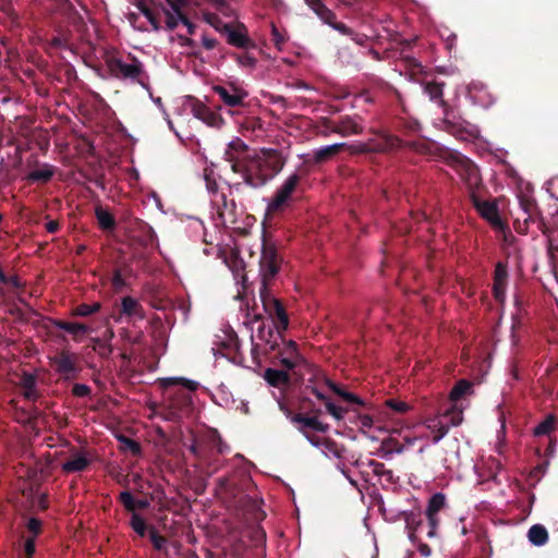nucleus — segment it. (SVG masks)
<instances>
[{
    "label": "nucleus",
    "mask_w": 558,
    "mask_h": 558,
    "mask_svg": "<svg viewBox=\"0 0 558 558\" xmlns=\"http://www.w3.org/2000/svg\"><path fill=\"white\" fill-rule=\"evenodd\" d=\"M148 506L146 500H136V508H145Z\"/></svg>",
    "instance_id": "nucleus-63"
},
{
    "label": "nucleus",
    "mask_w": 558,
    "mask_h": 558,
    "mask_svg": "<svg viewBox=\"0 0 558 558\" xmlns=\"http://www.w3.org/2000/svg\"><path fill=\"white\" fill-rule=\"evenodd\" d=\"M122 313L128 315V316H140L142 317V313H141V306L138 304V302L131 298V296H125L122 299Z\"/></svg>",
    "instance_id": "nucleus-29"
},
{
    "label": "nucleus",
    "mask_w": 558,
    "mask_h": 558,
    "mask_svg": "<svg viewBox=\"0 0 558 558\" xmlns=\"http://www.w3.org/2000/svg\"><path fill=\"white\" fill-rule=\"evenodd\" d=\"M96 216L101 228L110 229L113 227L114 220L109 211L98 208L96 210Z\"/></svg>",
    "instance_id": "nucleus-35"
},
{
    "label": "nucleus",
    "mask_w": 558,
    "mask_h": 558,
    "mask_svg": "<svg viewBox=\"0 0 558 558\" xmlns=\"http://www.w3.org/2000/svg\"><path fill=\"white\" fill-rule=\"evenodd\" d=\"M260 300L265 312L271 319L278 320V326L275 329L271 326L262 325L256 333V339L258 341L256 345H264L265 351H274L279 348L283 339L282 331L288 329L289 318L279 300L274 298L271 294H267L265 291H262Z\"/></svg>",
    "instance_id": "nucleus-1"
},
{
    "label": "nucleus",
    "mask_w": 558,
    "mask_h": 558,
    "mask_svg": "<svg viewBox=\"0 0 558 558\" xmlns=\"http://www.w3.org/2000/svg\"><path fill=\"white\" fill-rule=\"evenodd\" d=\"M556 418L554 415H548L544 421L537 424L534 428L535 436L548 435L555 427Z\"/></svg>",
    "instance_id": "nucleus-32"
},
{
    "label": "nucleus",
    "mask_w": 558,
    "mask_h": 558,
    "mask_svg": "<svg viewBox=\"0 0 558 558\" xmlns=\"http://www.w3.org/2000/svg\"><path fill=\"white\" fill-rule=\"evenodd\" d=\"M92 458L84 450H71L68 458L61 463V470L66 473H78L84 471L90 463Z\"/></svg>",
    "instance_id": "nucleus-12"
},
{
    "label": "nucleus",
    "mask_w": 558,
    "mask_h": 558,
    "mask_svg": "<svg viewBox=\"0 0 558 558\" xmlns=\"http://www.w3.org/2000/svg\"><path fill=\"white\" fill-rule=\"evenodd\" d=\"M112 284L114 288L120 289L123 286V279L121 277V274L119 271H116L112 277Z\"/></svg>",
    "instance_id": "nucleus-57"
},
{
    "label": "nucleus",
    "mask_w": 558,
    "mask_h": 558,
    "mask_svg": "<svg viewBox=\"0 0 558 558\" xmlns=\"http://www.w3.org/2000/svg\"><path fill=\"white\" fill-rule=\"evenodd\" d=\"M446 507V497L441 493L434 494L427 505L425 510L426 518L429 523V531L427 535L433 537L436 535L437 527L439 525V517L438 513Z\"/></svg>",
    "instance_id": "nucleus-10"
},
{
    "label": "nucleus",
    "mask_w": 558,
    "mask_h": 558,
    "mask_svg": "<svg viewBox=\"0 0 558 558\" xmlns=\"http://www.w3.org/2000/svg\"><path fill=\"white\" fill-rule=\"evenodd\" d=\"M527 539L534 546H544L549 539L548 531L542 524H534L527 531Z\"/></svg>",
    "instance_id": "nucleus-21"
},
{
    "label": "nucleus",
    "mask_w": 558,
    "mask_h": 558,
    "mask_svg": "<svg viewBox=\"0 0 558 558\" xmlns=\"http://www.w3.org/2000/svg\"><path fill=\"white\" fill-rule=\"evenodd\" d=\"M100 308V304L99 303H94V304H81L78 305L76 308H75V315L77 316H88L90 314H94L96 312H98Z\"/></svg>",
    "instance_id": "nucleus-40"
},
{
    "label": "nucleus",
    "mask_w": 558,
    "mask_h": 558,
    "mask_svg": "<svg viewBox=\"0 0 558 558\" xmlns=\"http://www.w3.org/2000/svg\"><path fill=\"white\" fill-rule=\"evenodd\" d=\"M213 90L220 97L225 105L229 107L241 106L248 93L240 85L229 83L228 85H215Z\"/></svg>",
    "instance_id": "nucleus-9"
},
{
    "label": "nucleus",
    "mask_w": 558,
    "mask_h": 558,
    "mask_svg": "<svg viewBox=\"0 0 558 558\" xmlns=\"http://www.w3.org/2000/svg\"><path fill=\"white\" fill-rule=\"evenodd\" d=\"M415 432L412 435L404 436V445H399L391 449L396 453L403 452L407 448L412 447L416 441H424L421 452L429 445V439L433 444L439 442L449 430V423L444 418L442 414L436 415L425 420L421 425L414 427Z\"/></svg>",
    "instance_id": "nucleus-2"
},
{
    "label": "nucleus",
    "mask_w": 558,
    "mask_h": 558,
    "mask_svg": "<svg viewBox=\"0 0 558 558\" xmlns=\"http://www.w3.org/2000/svg\"><path fill=\"white\" fill-rule=\"evenodd\" d=\"M107 65L110 73L117 77L140 80L143 72V65L137 60L125 63L120 59L110 58L107 60Z\"/></svg>",
    "instance_id": "nucleus-8"
},
{
    "label": "nucleus",
    "mask_w": 558,
    "mask_h": 558,
    "mask_svg": "<svg viewBox=\"0 0 558 558\" xmlns=\"http://www.w3.org/2000/svg\"><path fill=\"white\" fill-rule=\"evenodd\" d=\"M471 390V384L468 380H460L457 385L451 389L449 398L452 404H458L460 398L466 395Z\"/></svg>",
    "instance_id": "nucleus-28"
},
{
    "label": "nucleus",
    "mask_w": 558,
    "mask_h": 558,
    "mask_svg": "<svg viewBox=\"0 0 558 558\" xmlns=\"http://www.w3.org/2000/svg\"><path fill=\"white\" fill-rule=\"evenodd\" d=\"M421 551H422V554H423V555H425V556L429 555V548H428V546H426V545H425V546H423V547L421 548Z\"/></svg>",
    "instance_id": "nucleus-64"
},
{
    "label": "nucleus",
    "mask_w": 558,
    "mask_h": 558,
    "mask_svg": "<svg viewBox=\"0 0 558 558\" xmlns=\"http://www.w3.org/2000/svg\"><path fill=\"white\" fill-rule=\"evenodd\" d=\"M424 92L429 96L430 99H439L442 95V88L438 84H427L424 87Z\"/></svg>",
    "instance_id": "nucleus-45"
},
{
    "label": "nucleus",
    "mask_w": 558,
    "mask_h": 558,
    "mask_svg": "<svg viewBox=\"0 0 558 558\" xmlns=\"http://www.w3.org/2000/svg\"><path fill=\"white\" fill-rule=\"evenodd\" d=\"M247 155L246 144L239 137L232 140L226 149L225 157L231 163L234 172L240 171L242 160Z\"/></svg>",
    "instance_id": "nucleus-15"
},
{
    "label": "nucleus",
    "mask_w": 558,
    "mask_h": 558,
    "mask_svg": "<svg viewBox=\"0 0 558 558\" xmlns=\"http://www.w3.org/2000/svg\"><path fill=\"white\" fill-rule=\"evenodd\" d=\"M205 182L208 193L213 195L211 201L216 204H218L219 202L225 203L226 196L223 193H219V185L217 181L210 174H205Z\"/></svg>",
    "instance_id": "nucleus-27"
},
{
    "label": "nucleus",
    "mask_w": 558,
    "mask_h": 558,
    "mask_svg": "<svg viewBox=\"0 0 558 558\" xmlns=\"http://www.w3.org/2000/svg\"><path fill=\"white\" fill-rule=\"evenodd\" d=\"M520 204H521V208L523 210V217L522 218H523L524 221H527L530 218H532V211L534 209V205L529 199L521 201Z\"/></svg>",
    "instance_id": "nucleus-47"
},
{
    "label": "nucleus",
    "mask_w": 558,
    "mask_h": 558,
    "mask_svg": "<svg viewBox=\"0 0 558 558\" xmlns=\"http://www.w3.org/2000/svg\"><path fill=\"white\" fill-rule=\"evenodd\" d=\"M326 24L330 25L336 31L342 33V34H349V28L343 23H337L336 17L331 20V22H325Z\"/></svg>",
    "instance_id": "nucleus-52"
},
{
    "label": "nucleus",
    "mask_w": 558,
    "mask_h": 558,
    "mask_svg": "<svg viewBox=\"0 0 558 558\" xmlns=\"http://www.w3.org/2000/svg\"><path fill=\"white\" fill-rule=\"evenodd\" d=\"M205 20L210 24L217 32L226 34L231 24L222 22L217 15L208 14Z\"/></svg>",
    "instance_id": "nucleus-34"
},
{
    "label": "nucleus",
    "mask_w": 558,
    "mask_h": 558,
    "mask_svg": "<svg viewBox=\"0 0 558 558\" xmlns=\"http://www.w3.org/2000/svg\"><path fill=\"white\" fill-rule=\"evenodd\" d=\"M445 162L448 167L447 173L450 175L456 174L460 180L466 183L470 187L477 186L480 183V175L476 166L466 157L459 153L450 151L445 156Z\"/></svg>",
    "instance_id": "nucleus-4"
},
{
    "label": "nucleus",
    "mask_w": 558,
    "mask_h": 558,
    "mask_svg": "<svg viewBox=\"0 0 558 558\" xmlns=\"http://www.w3.org/2000/svg\"><path fill=\"white\" fill-rule=\"evenodd\" d=\"M508 271L504 263H498L495 268L494 275V296L500 303L504 304L506 300Z\"/></svg>",
    "instance_id": "nucleus-17"
},
{
    "label": "nucleus",
    "mask_w": 558,
    "mask_h": 558,
    "mask_svg": "<svg viewBox=\"0 0 558 558\" xmlns=\"http://www.w3.org/2000/svg\"><path fill=\"white\" fill-rule=\"evenodd\" d=\"M264 378L269 385L278 388H283L289 383V375L287 371L267 368L265 371Z\"/></svg>",
    "instance_id": "nucleus-22"
},
{
    "label": "nucleus",
    "mask_w": 558,
    "mask_h": 558,
    "mask_svg": "<svg viewBox=\"0 0 558 558\" xmlns=\"http://www.w3.org/2000/svg\"><path fill=\"white\" fill-rule=\"evenodd\" d=\"M328 386L330 387V389L332 391H335L337 395L342 397L344 400H347L349 402H355V403L362 404V401L356 396L339 389L333 383L328 381Z\"/></svg>",
    "instance_id": "nucleus-42"
},
{
    "label": "nucleus",
    "mask_w": 558,
    "mask_h": 558,
    "mask_svg": "<svg viewBox=\"0 0 558 558\" xmlns=\"http://www.w3.org/2000/svg\"><path fill=\"white\" fill-rule=\"evenodd\" d=\"M305 2L323 22H331L335 19V13L323 3V0H305Z\"/></svg>",
    "instance_id": "nucleus-24"
},
{
    "label": "nucleus",
    "mask_w": 558,
    "mask_h": 558,
    "mask_svg": "<svg viewBox=\"0 0 558 558\" xmlns=\"http://www.w3.org/2000/svg\"><path fill=\"white\" fill-rule=\"evenodd\" d=\"M198 120L211 128H220L223 123L221 116L218 112L213 111L210 108H207Z\"/></svg>",
    "instance_id": "nucleus-31"
},
{
    "label": "nucleus",
    "mask_w": 558,
    "mask_h": 558,
    "mask_svg": "<svg viewBox=\"0 0 558 558\" xmlns=\"http://www.w3.org/2000/svg\"><path fill=\"white\" fill-rule=\"evenodd\" d=\"M150 539L154 547L158 550L162 549L163 545L166 544V539L162 536L157 535L154 530L150 532Z\"/></svg>",
    "instance_id": "nucleus-49"
},
{
    "label": "nucleus",
    "mask_w": 558,
    "mask_h": 558,
    "mask_svg": "<svg viewBox=\"0 0 558 558\" xmlns=\"http://www.w3.org/2000/svg\"><path fill=\"white\" fill-rule=\"evenodd\" d=\"M234 59L239 66L246 70H254L257 63L256 58L247 52L234 54Z\"/></svg>",
    "instance_id": "nucleus-33"
},
{
    "label": "nucleus",
    "mask_w": 558,
    "mask_h": 558,
    "mask_svg": "<svg viewBox=\"0 0 558 558\" xmlns=\"http://www.w3.org/2000/svg\"><path fill=\"white\" fill-rule=\"evenodd\" d=\"M35 384V378L32 375L24 374L21 378L22 393L28 400H33L36 396Z\"/></svg>",
    "instance_id": "nucleus-30"
},
{
    "label": "nucleus",
    "mask_w": 558,
    "mask_h": 558,
    "mask_svg": "<svg viewBox=\"0 0 558 558\" xmlns=\"http://www.w3.org/2000/svg\"><path fill=\"white\" fill-rule=\"evenodd\" d=\"M313 393L315 395V397L319 400H323V401H327L328 399L322 393L319 392L318 390H314Z\"/></svg>",
    "instance_id": "nucleus-62"
},
{
    "label": "nucleus",
    "mask_w": 558,
    "mask_h": 558,
    "mask_svg": "<svg viewBox=\"0 0 558 558\" xmlns=\"http://www.w3.org/2000/svg\"><path fill=\"white\" fill-rule=\"evenodd\" d=\"M45 227L49 233H54L59 229V223L54 220H50L46 223Z\"/></svg>",
    "instance_id": "nucleus-59"
},
{
    "label": "nucleus",
    "mask_w": 558,
    "mask_h": 558,
    "mask_svg": "<svg viewBox=\"0 0 558 558\" xmlns=\"http://www.w3.org/2000/svg\"><path fill=\"white\" fill-rule=\"evenodd\" d=\"M281 259L277 254L276 248L270 245L264 243L259 259V276L263 281V287L259 291H265L267 294H270L267 290V284L271 281L280 269Z\"/></svg>",
    "instance_id": "nucleus-5"
},
{
    "label": "nucleus",
    "mask_w": 558,
    "mask_h": 558,
    "mask_svg": "<svg viewBox=\"0 0 558 558\" xmlns=\"http://www.w3.org/2000/svg\"><path fill=\"white\" fill-rule=\"evenodd\" d=\"M469 95L474 102H476L481 106L487 107L493 104L492 96L487 93V90L483 86L471 87L469 89Z\"/></svg>",
    "instance_id": "nucleus-25"
},
{
    "label": "nucleus",
    "mask_w": 558,
    "mask_h": 558,
    "mask_svg": "<svg viewBox=\"0 0 558 558\" xmlns=\"http://www.w3.org/2000/svg\"><path fill=\"white\" fill-rule=\"evenodd\" d=\"M282 347L279 345V357L280 364L287 369H292L298 366L302 357L298 351L296 343L294 341H281Z\"/></svg>",
    "instance_id": "nucleus-16"
},
{
    "label": "nucleus",
    "mask_w": 558,
    "mask_h": 558,
    "mask_svg": "<svg viewBox=\"0 0 558 558\" xmlns=\"http://www.w3.org/2000/svg\"><path fill=\"white\" fill-rule=\"evenodd\" d=\"M24 549H25V553L27 555V558H32L33 554L35 553V541H34V538L26 539Z\"/></svg>",
    "instance_id": "nucleus-53"
},
{
    "label": "nucleus",
    "mask_w": 558,
    "mask_h": 558,
    "mask_svg": "<svg viewBox=\"0 0 558 558\" xmlns=\"http://www.w3.org/2000/svg\"><path fill=\"white\" fill-rule=\"evenodd\" d=\"M119 439H120L121 444L123 445L124 449H129L135 454L140 452V446L137 445L136 441H134L130 438L123 437V436L120 437Z\"/></svg>",
    "instance_id": "nucleus-48"
},
{
    "label": "nucleus",
    "mask_w": 558,
    "mask_h": 558,
    "mask_svg": "<svg viewBox=\"0 0 558 558\" xmlns=\"http://www.w3.org/2000/svg\"><path fill=\"white\" fill-rule=\"evenodd\" d=\"M475 206L480 215L487 220L490 226L496 230L506 235V225L501 220L498 211V207L494 202H476Z\"/></svg>",
    "instance_id": "nucleus-13"
},
{
    "label": "nucleus",
    "mask_w": 558,
    "mask_h": 558,
    "mask_svg": "<svg viewBox=\"0 0 558 558\" xmlns=\"http://www.w3.org/2000/svg\"><path fill=\"white\" fill-rule=\"evenodd\" d=\"M90 389L88 386L83 384H77L73 387V393L76 397H85L89 393Z\"/></svg>",
    "instance_id": "nucleus-51"
},
{
    "label": "nucleus",
    "mask_w": 558,
    "mask_h": 558,
    "mask_svg": "<svg viewBox=\"0 0 558 558\" xmlns=\"http://www.w3.org/2000/svg\"><path fill=\"white\" fill-rule=\"evenodd\" d=\"M58 326L60 329L72 335L85 333L88 330L85 325L77 323H59Z\"/></svg>",
    "instance_id": "nucleus-36"
},
{
    "label": "nucleus",
    "mask_w": 558,
    "mask_h": 558,
    "mask_svg": "<svg viewBox=\"0 0 558 558\" xmlns=\"http://www.w3.org/2000/svg\"><path fill=\"white\" fill-rule=\"evenodd\" d=\"M444 418L449 423V428L458 426L463 421V410L458 404H452L442 413Z\"/></svg>",
    "instance_id": "nucleus-26"
},
{
    "label": "nucleus",
    "mask_w": 558,
    "mask_h": 558,
    "mask_svg": "<svg viewBox=\"0 0 558 558\" xmlns=\"http://www.w3.org/2000/svg\"><path fill=\"white\" fill-rule=\"evenodd\" d=\"M386 407L397 413H405L411 410V405L404 401L389 399L385 402Z\"/></svg>",
    "instance_id": "nucleus-38"
},
{
    "label": "nucleus",
    "mask_w": 558,
    "mask_h": 558,
    "mask_svg": "<svg viewBox=\"0 0 558 558\" xmlns=\"http://www.w3.org/2000/svg\"><path fill=\"white\" fill-rule=\"evenodd\" d=\"M229 45L238 48L255 47L248 37L247 28L243 23L231 24L225 34Z\"/></svg>",
    "instance_id": "nucleus-14"
},
{
    "label": "nucleus",
    "mask_w": 558,
    "mask_h": 558,
    "mask_svg": "<svg viewBox=\"0 0 558 558\" xmlns=\"http://www.w3.org/2000/svg\"><path fill=\"white\" fill-rule=\"evenodd\" d=\"M299 182L300 175L298 173L290 174L278 187L274 197L268 202L267 214L271 215L280 211L289 202Z\"/></svg>",
    "instance_id": "nucleus-7"
},
{
    "label": "nucleus",
    "mask_w": 558,
    "mask_h": 558,
    "mask_svg": "<svg viewBox=\"0 0 558 558\" xmlns=\"http://www.w3.org/2000/svg\"><path fill=\"white\" fill-rule=\"evenodd\" d=\"M190 106H191V112L193 113V116L196 119H199L204 114L206 109L208 108L205 104H203L202 101H199L197 99H191Z\"/></svg>",
    "instance_id": "nucleus-43"
},
{
    "label": "nucleus",
    "mask_w": 558,
    "mask_h": 558,
    "mask_svg": "<svg viewBox=\"0 0 558 558\" xmlns=\"http://www.w3.org/2000/svg\"><path fill=\"white\" fill-rule=\"evenodd\" d=\"M322 452L327 457H340V450L337 445L328 439L322 441L320 447Z\"/></svg>",
    "instance_id": "nucleus-39"
},
{
    "label": "nucleus",
    "mask_w": 558,
    "mask_h": 558,
    "mask_svg": "<svg viewBox=\"0 0 558 558\" xmlns=\"http://www.w3.org/2000/svg\"><path fill=\"white\" fill-rule=\"evenodd\" d=\"M56 173V168L48 163L39 165L36 169L32 170L26 179L31 182L46 183L51 180Z\"/></svg>",
    "instance_id": "nucleus-20"
},
{
    "label": "nucleus",
    "mask_w": 558,
    "mask_h": 558,
    "mask_svg": "<svg viewBox=\"0 0 558 558\" xmlns=\"http://www.w3.org/2000/svg\"><path fill=\"white\" fill-rule=\"evenodd\" d=\"M327 412L337 421H340L344 417L345 410L341 407L336 405L330 400L326 401Z\"/></svg>",
    "instance_id": "nucleus-41"
},
{
    "label": "nucleus",
    "mask_w": 558,
    "mask_h": 558,
    "mask_svg": "<svg viewBox=\"0 0 558 558\" xmlns=\"http://www.w3.org/2000/svg\"><path fill=\"white\" fill-rule=\"evenodd\" d=\"M350 131H351V133L357 134L362 131V126L356 122H352V125L350 126Z\"/></svg>",
    "instance_id": "nucleus-60"
},
{
    "label": "nucleus",
    "mask_w": 558,
    "mask_h": 558,
    "mask_svg": "<svg viewBox=\"0 0 558 558\" xmlns=\"http://www.w3.org/2000/svg\"><path fill=\"white\" fill-rule=\"evenodd\" d=\"M275 157L272 150H260L247 155L245 165H241L240 173L246 184L260 186L271 177V159Z\"/></svg>",
    "instance_id": "nucleus-3"
},
{
    "label": "nucleus",
    "mask_w": 558,
    "mask_h": 558,
    "mask_svg": "<svg viewBox=\"0 0 558 558\" xmlns=\"http://www.w3.org/2000/svg\"><path fill=\"white\" fill-rule=\"evenodd\" d=\"M167 5L170 9H181L184 4V0H166Z\"/></svg>",
    "instance_id": "nucleus-58"
},
{
    "label": "nucleus",
    "mask_w": 558,
    "mask_h": 558,
    "mask_svg": "<svg viewBox=\"0 0 558 558\" xmlns=\"http://www.w3.org/2000/svg\"><path fill=\"white\" fill-rule=\"evenodd\" d=\"M53 364L56 369L66 377L73 376L76 371L75 359L71 354L64 352L54 357Z\"/></svg>",
    "instance_id": "nucleus-19"
},
{
    "label": "nucleus",
    "mask_w": 558,
    "mask_h": 558,
    "mask_svg": "<svg viewBox=\"0 0 558 558\" xmlns=\"http://www.w3.org/2000/svg\"><path fill=\"white\" fill-rule=\"evenodd\" d=\"M131 526L140 536H144L146 534V531H147L146 522L137 513L132 514Z\"/></svg>",
    "instance_id": "nucleus-37"
},
{
    "label": "nucleus",
    "mask_w": 558,
    "mask_h": 558,
    "mask_svg": "<svg viewBox=\"0 0 558 558\" xmlns=\"http://www.w3.org/2000/svg\"><path fill=\"white\" fill-rule=\"evenodd\" d=\"M271 35H272V39L275 41V45L277 46L278 49H281V46L283 45L284 43V38L283 36L279 33V31L277 29V27L275 25H272V28H271Z\"/></svg>",
    "instance_id": "nucleus-50"
},
{
    "label": "nucleus",
    "mask_w": 558,
    "mask_h": 558,
    "mask_svg": "<svg viewBox=\"0 0 558 558\" xmlns=\"http://www.w3.org/2000/svg\"><path fill=\"white\" fill-rule=\"evenodd\" d=\"M40 521L36 520V519H31L27 523V527L31 532H33L34 534H37L39 533L40 531Z\"/></svg>",
    "instance_id": "nucleus-54"
},
{
    "label": "nucleus",
    "mask_w": 558,
    "mask_h": 558,
    "mask_svg": "<svg viewBox=\"0 0 558 558\" xmlns=\"http://www.w3.org/2000/svg\"><path fill=\"white\" fill-rule=\"evenodd\" d=\"M138 9L141 10L142 14L147 19V21L150 23L151 27L155 31H158L160 26H159V23H158L156 16L154 15V13L148 8H146L143 3L138 4Z\"/></svg>",
    "instance_id": "nucleus-44"
},
{
    "label": "nucleus",
    "mask_w": 558,
    "mask_h": 558,
    "mask_svg": "<svg viewBox=\"0 0 558 558\" xmlns=\"http://www.w3.org/2000/svg\"><path fill=\"white\" fill-rule=\"evenodd\" d=\"M216 39L214 38H209V37H203L202 38V45L206 48V49H214L216 47Z\"/></svg>",
    "instance_id": "nucleus-56"
},
{
    "label": "nucleus",
    "mask_w": 558,
    "mask_h": 558,
    "mask_svg": "<svg viewBox=\"0 0 558 558\" xmlns=\"http://www.w3.org/2000/svg\"><path fill=\"white\" fill-rule=\"evenodd\" d=\"M120 500L128 510L134 511L136 509V500L133 498L131 493L122 492L120 494Z\"/></svg>",
    "instance_id": "nucleus-46"
},
{
    "label": "nucleus",
    "mask_w": 558,
    "mask_h": 558,
    "mask_svg": "<svg viewBox=\"0 0 558 558\" xmlns=\"http://www.w3.org/2000/svg\"><path fill=\"white\" fill-rule=\"evenodd\" d=\"M387 421L388 414L381 411L376 421L368 414H359L353 423L362 434L372 440H376L380 433L389 430Z\"/></svg>",
    "instance_id": "nucleus-6"
},
{
    "label": "nucleus",
    "mask_w": 558,
    "mask_h": 558,
    "mask_svg": "<svg viewBox=\"0 0 558 558\" xmlns=\"http://www.w3.org/2000/svg\"><path fill=\"white\" fill-rule=\"evenodd\" d=\"M7 282L10 283L11 286L15 287V288H19L20 287V281L16 277H12L10 279H7Z\"/></svg>",
    "instance_id": "nucleus-61"
},
{
    "label": "nucleus",
    "mask_w": 558,
    "mask_h": 558,
    "mask_svg": "<svg viewBox=\"0 0 558 558\" xmlns=\"http://www.w3.org/2000/svg\"><path fill=\"white\" fill-rule=\"evenodd\" d=\"M163 11L166 14V24L169 29H174L180 24H183L186 26L189 34L193 33L194 26L187 19L183 16L181 9L165 8Z\"/></svg>",
    "instance_id": "nucleus-18"
},
{
    "label": "nucleus",
    "mask_w": 558,
    "mask_h": 558,
    "mask_svg": "<svg viewBox=\"0 0 558 558\" xmlns=\"http://www.w3.org/2000/svg\"><path fill=\"white\" fill-rule=\"evenodd\" d=\"M303 435L306 437V439H307V440H308L313 446H315V447H317V448H318V447H320V444H322V441L324 440V438H320V437H318V436L311 435L310 433H307V434H303Z\"/></svg>",
    "instance_id": "nucleus-55"
},
{
    "label": "nucleus",
    "mask_w": 558,
    "mask_h": 558,
    "mask_svg": "<svg viewBox=\"0 0 558 558\" xmlns=\"http://www.w3.org/2000/svg\"><path fill=\"white\" fill-rule=\"evenodd\" d=\"M344 144H331L319 147L313 151V159L315 162H323L335 156Z\"/></svg>",
    "instance_id": "nucleus-23"
},
{
    "label": "nucleus",
    "mask_w": 558,
    "mask_h": 558,
    "mask_svg": "<svg viewBox=\"0 0 558 558\" xmlns=\"http://www.w3.org/2000/svg\"><path fill=\"white\" fill-rule=\"evenodd\" d=\"M279 407L290 417L292 423L299 425L298 428L302 434H307L308 428L320 433H325L329 428L327 424L320 422L316 416L291 415L290 411L282 403H279Z\"/></svg>",
    "instance_id": "nucleus-11"
}]
</instances>
